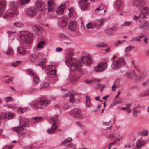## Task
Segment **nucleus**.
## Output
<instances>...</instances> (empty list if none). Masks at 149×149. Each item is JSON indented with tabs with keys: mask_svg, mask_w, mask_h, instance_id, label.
Here are the masks:
<instances>
[{
	"mask_svg": "<svg viewBox=\"0 0 149 149\" xmlns=\"http://www.w3.org/2000/svg\"><path fill=\"white\" fill-rule=\"evenodd\" d=\"M131 41H137L138 42L140 41H141L139 39V38L138 36L135 37L132 39L131 40Z\"/></svg>",
	"mask_w": 149,
	"mask_h": 149,
	"instance_id": "680f3d73",
	"label": "nucleus"
},
{
	"mask_svg": "<svg viewBox=\"0 0 149 149\" xmlns=\"http://www.w3.org/2000/svg\"><path fill=\"white\" fill-rule=\"evenodd\" d=\"M125 41V40L122 41H117L115 42L114 43V45L116 46H119V45L122 44Z\"/></svg>",
	"mask_w": 149,
	"mask_h": 149,
	"instance_id": "09e8293b",
	"label": "nucleus"
},
{
	"mask_svg": "<svg viewBox=\"0 0 149 149\" xmlns=\"http://www.w3.org/2000/svg\"><path fill=\"white\" fill-rule=\"evenodd\" d=\"M46 61V59L45 58L42 59V60L40 61L38 64L36 65V66H41L42 69H44L45 68L46 66L45 65V62Z\"/></svg>",
	"mask_w": 149,
	"mask_h": 149,
	"instance_id": "c85d7f7f",
	"label": "nucleus"
},
{
	"mask_svg": "<svg viewBox=\"0 0 149 149\" xmlns=\"http://www.w3.org/2000/svg\"><path fill=\"white\" fill-rule=\"evenodd\" d=\"M139 27L140 29L146 28L149 30V23L147 21H144L143 23H140L139 24Z\"/></svg>",
	"mask_w": 149,
	"mask_h": 149,
	"instance_id": "5701e85b",
	"label": "nucleus"
},
{
	"mask_svg": "<svg viewBox=\"0 0 149 149\" xmlns=\"http://www.w3.org/2000/svg\"><path fill=\"white\" fill-rule=\"evenodd\" d=\"M72 139L71 137H68L65 140L63 141L61 143V144H65L68 142H70L72 141Z\"/></svg>",
	"mask_w": 149,
	"mask_h": 149,
	"instance_id": "49530a36",
	"label": "nucleus"
},
{
	"mask_svg": "<svg viewBox=\"0 0 149 149\" xmlns=\"http://www.w3.org/2000/svg\"><path fill=\"white\" fill-rule=\"evenodd\" d=\"M33 119L36 121V122H39L42 121L43 119L41 117H36L32 118Z\"/></svg>",
	"mask_w": 149,
	"mask_h": 149,
	"instance_id": "de8ad7c7",
	"label": "nucleus"
},
{
	"mask_svg": "<svg viewBox=\"0 0 149 149\" xmlns=\"http://www.w3.org/2000/svg\"><path fill=\"white\" fill-rule=\"evenodd\" d=\"M70 101L71 102H73L75 101L74 98V95L73 94H70Z\"/></svg>",
	"mask_w": 149,
	"mask_h": 149,
	"instance_id": "6e6d98bb",
	"label": "nucleus"
},
{
	"mask_svg": "<svg viewBox=\"0 0 149 149\" xmlns=\"http://www.w3.org/2000/svg\"><path fill=\"white\" fill-rule=\"evenodd\" d=\"M140 95L141 97L149 96V90L146 91L142 92L140 93Z\"/></svg>",
	"mask_w": 149,
	"mask_h": 149,
	"instance_id": "ea45409f",
	"label": "nucleus"
},
{
	"mask_svg": "<svg viewBox=\"0 0 149 149\" xmlns=\"http://www.w3.org/2000/svg\"><path fill=\"white\" fill-rule=\"evenodd\" d=\"M70 148V149H76V146L75 144L72 143L69 144L68 146Z\"/></svg>",
	"mask_w": 149,
	"mask_h": 149,
	"instance_id": "603ef678",
	"label": "nucleus"
},
{
	"mask_svg": "<svg viewBox=\"0 0 149 149\" xmlns=\"http://www.w3.org/2000/svg\"><path fill=\"white\" fill-rule=\"evenodd\" d=\"M65 8V4H61L56 10V14L59 15L62 14L64 13Z\"/></svg>",
	"mask_w": 149,
	"mask_h": 149,
	"instance_id": "a211bd4d",
	"label": "nucleus"
},
{
	"mask_svg": "<svg viewBox=\"0 0 149 149\" xmlns=\"http://www.w3.org/2000/svg\"><path fill=\"white\" fill-rule=\"evenodd\" d=\"M39 26L37 25H33L32 26V28L34 32H35Z\"/></svg>",
	"mask_w": 149,
	"mask_h": 149,
	"instance_id": "4d7b16f0",
	"label": "nucleus"
},
{
	"mask_svg": "<svg viewBox=\"0 0 149 149\" xmlns=\"http://www.w3.org/2000/svg\"><path fill=\"white\" fill-rule=\"evenodd\" d=\"M86 26L88 29H92L95 27L94 22L88 23Z\"/></svg>",
	"mask_w": 149,
	"mask_h": 149,
	"instance_id": "58836bf2",
	"label": "nucleus"
},
{
	"mask_svg": "<svg viewBox=\"0 0 149 149\" xmlns=\"http://www.w3.org/2000/svg\"><path fill=\"white\" fill-rule=\"evenodd\" d=\"M119 80H116L112 87V90L113 91H115L116 90V87L118 86L119 84Z\"/></svg>",
	"mask_w": 149,
	"mask_h": 149,
	"instance_id": "72a5a7b5",
	"label": "nucleus"
},
{
	"mask_svg": "<svg viewBox=\"0 0 149 149\" xmlns=\"http://www.w3.org/2000/svg\"><path fill=\"white\" fill-rule=\"evenodd\" d=\"M41 55L40 53H34L30 56L29 60L31 62L37 61L41 58Z\"/></svg>",
	"mask_w": 149,
	"mask_h": 149,
	"instance_id": "4468645a",
	"label": "nucleus"
},
{
	"mask_svg": "<svg viewBox=\"0 0 149 149\" xmlns=\"http://www.w3.org/2000/svg\"><path fill=\"white\" fill-rule=\"evenodd\" d=\"M53 0H49L48 2L49 12H52L53 8Z\"/></svg>",
	"mask_w": 149,
	"mask_h": 149,
	"instance_id": "a878e982",
	"label": "nucleus"
},
{
	"mask_svg": "<svg viewBox=\"0 0 149 149\" xmlns=\"http://www.w3.org/2000/svg\"><path fill=\"white\" fill-rule=\"evenodd\" d=\"M78 5L79 8L82 10H86L89 8V3L88 0H79Z\"/></svg>",
	"mask_w": 149,
	"mask_h": 149,
	"instance_id": "9b49d317",
	"label": "nucleus"
},
{
	"mask_svg": "<svg viewBox=\"0 0 149 149\" xmlns=\"http://www.w3.org/2000/svg\"><path fill=\"white\" fill-rule=\"evenodd\" d=\"M68 21V18L65 16H63L61 21L59 23V26L61 27H65L67 25Z\"/></svg>",
	"mask_w": 149,
	"mask_h": 149,
	"instance_id": "4be33fe9",
	"label": "nucleus"
},
{
	"mask_svg": "<svg viewBox=\"0 0 149 149\" xmlns=\"http://www.w3.org/2000/svg\"><path fill=\"white\" fill-rule=\"evenodd\" d=\"M26 127L25 126L21 125L12 128L13 130L15 131L17 133H19L22 131L23 130V127Z\"/></svg>",
	"mask_w": 149,
	"mask_h": 149,
	"instance_id": "b1692460",
	"label": "nucleus"
},
{
	"mask_svg": "<svg viewBox=\"0 0 149 149\" xmlns=\"http://www.w3.org/2000/svg\"><path fill=\"white\" fill-rule=\"evenodd\" d=\"M35 107L38 109H44L47 106V100L45 98L42 97L35 102Z\"/></svg>",
	"mask_w": 149,
	"mask_h": 149,
	"instance_id": "423d86ee",
	"label": "nucleus"
},
{
	"mask_svg": "<svg viewBox=\"0 0 149 149\" xmlns=\"http://www.w3.org/2000/svg\"><path fill=\"white\" fill-rule=\"evenodd\" d=\"M13 25L19 28L22 27L24 26V24L22 23L19 22H14L13 24Z\"/></svg>",
	"mask_w": 149,
	"mask_h": 149,
	"instance_id": "473e14b6",
	"label": "nucleus"
},
{
	"mask_svg": "<svg viewBox=\"0 0 149 149\" xmlns=\"http://www.w3.org/2000/svg\"><path fill=\"white\" fill-rule=\"evenodd\" d=\"M76 124L80 127H82V125L79 122H76Z\"/></svg>",
	"mask_w": 149,
	"mask_h": 149,
	"instance_id": "0e129e2a",
	"label": "nucleus"
},
{
	"mask_svg": "<svg viewBox=\"0 0 149 149\" xmlns=\"http://www.w3.org/2000/svg\"><path fill=\"white\" fill-rule=\"evenodd\" d=\"M29 120L24 117L21 118L19 120V123L22 126H25V125L29 123Z\"/></svg>",
	"mask_w": 149,
	"mask_h": 149,
	"instance_id": "bb28decb",
	"label": "nucleus"
},
{
	"mask_svg": "<svg viewBox=\"0 0 149 149\" xmlns=\"http://www.w3.org/2000/svg\"><path fill=\"white\" fill-rule=\"evenodd\" d=\"M107 64L105 62H102L95 67V70L96 72H99L104 71L107 68Z\"/></svg>",
	"mask_w": 149,
	"mask_h": 149,
	"instance_id": "ddd939ff",
	"label": "nucleus"
},
{
	"mask_svg": "<svg viewBox=\"0 0 149 149\" xmlns=\"http://www.w3.org/2000/svg\"><path fill=\"white\" fill-rule=\"evenodd\" d=\"M30 0H19V2L21 5H24L28 3Z\"/></svg>",
	"mask_w": 149,
	"mask_h": 149,
	"instance_id": "79ce46f5",
	"label": "nucleus"
},
{
	"mask_svg": "<svg viewBox=\"0 0 149 149\" xmlns=\"http://www.w3.org/2000/svg\"><path fill=\"white\" fill-rule=\"evenodd\" d=\"M9 9L5 13V16L9 17H11L12 15H17L18 13L17 7L14 3H13L10 4Z\"/></svg>",
	"mask_w": 149,
	"mask_h": 149,
	"instance_id": "20e7f679",
	"label": "nucleus"
},
{
	"mask_svg": "<svg viewBox=\"0 0 149 149\" xmlns=\"http://www.w3.org/2000/svg\"><path fill=\"white\" fill-rule=\"evenodd\" d=\"M47 69L48 72L47 74L50 77L54 78L57 76L56 74V70L55 68V66L54 65H50L47 66Z\"/></svg>",
	"mask_w": 149,
	"mask_h": 149,
	"instance_id": "0eeeda50",
	"label": "nucleus"
},
{
	"mask_svg": "<svg viewBox=\"0 0 149 149\" xmlns=\"http://www.w3.org/2000/svg\"><path fill=\"white\" fill-rule=\"evenodd\" d=\"M105 22L106 19L103 18L97 19L94 22L95 27L97 29L100 28Z\"/></svg>",
	"mask_w": 149,
	"mask_h": 149,
	"instance_id": "2eb2a0df",
	"label": "nucleus"
},
{
	"mask_svg": "<svg viewBox=\"0 0 149 149\" xmlns=\"http://www.w3.org/2000/svg\"><path fill=\"white\" fill-rule=\"evenodd\" d=\"M149 85V81L148 79L146 82L143 83L142 84L143 86H145L146 85Z\"/></svg>",
	"mask_w": 149,
	"mask_h": 149,
	"instance_id": "69168bd1",
	"label": "nucleus"
},
{
	"mask_svg": "<svg viewBox=\"0 0 149 149\" xmlns=\"http://www.w3.org/2000/svg\"><path fill=\"white\" fill-rule=\"evenodd\" d=\"M50 120L53 124L51 129L47 130V132L50 134H52L55 132L57 129V127L56 123L58 121V116H54L51 118Z\"/></svg>",
	"mask_w": 149,
	"mask_h": 149,
	"instance_id": "39448f33",
	"label": "nucleus"
},
{
	"mask_svg": "<svg viewBox=\"0 0 149 149\" xmlns=\"http://www.w3.org/2000/svg\"><path fill=\"white\" fill-rule=\"evenodd\" d=\"M119 103H122V102L119 101H115L111 104L110 106L109 107V108L115 106L116 105H117Z\"/></svg>",
	"mask_w": 149,
	"mask_h": 149,
	"instance_id": "864d4df0",
	"label": "nucleus"
},
{
	"mask_svg": "<svg viewBox=\"0 0 149 149\" xmlns=\"http://www.w3.org/2000/svg\"><path fill=\"white\" fill-rule=\"evenodd\" d=\"M115 7L117 10H122L123 7V4L122 0H117L116 2Z\"/></svg>",
	"mask_w": 149,
	"mask_h": 149,
	"instance_id": "6ab92c4d",
	"label": "nucleus"
},
{
	"mask_svg": "<svg viewBox=\"0 0 149 149\" xmlns=\"http://www.w3.org/2000/svg\"><path fill=\"white\" fill-rule=\"evenodd\" d=\"M28 72L30 75L33 76L35 74L33 72V71L31 69H28Z\"/></svg>",
	"mask_w": 149,
	"mask_h": 149,
	"instance_id": "e2e57ef3",
	"label": "nucleus"
},
{
	"mask_svg": "<svg viewBox=\"0 0 149 149\" xmlns=\"http://www.w3.org/2000/svg\"><path fill=\"white\" fill-rule=\"evenodd\" d=\"M38 10L34 6L29 7L26 10V13L30 17H33L37 14Z\"/></svg>",
	"mask_w": 149,
	"mask_h": 149,
	"instance_id": "f8f14e48",
	"label": "nucleus"
},
{
	"mask_svg": "<svg viewBox=\"0 0 149 149\" xmlns=\"http://www.w3.org/2000/svg\"><path fill=\"white\" fill-rule=\"evenodd\" d=\"M43 29L42 27L39 26L37 29L34 32L37 35L40 34L43 31Z\"/></svg>",
	"mask_w": 149,
	"mask_h": 149,
	"instance_id": "e433bc0d",
	"label": "nucleus"
},
{
	"mask_svg": "<svg viewBox=\"0 0 149 149\" xmlns=\"http://www.w3.org/2000/svg\"><path fill=\"white\" fill-rule=\"evenodd\" d=\"M36 6L39 11L43 12H46V8L45 4L42 0H37Z\"/></svg>",
	"mask_w": 149,
	"mask_h": 149,
	"instance_id": "9d476101",
	"label": "nucleus"
},
{
	"mask_svg": "<svg viewBox=\"0 0 149 149\" xmlns=\"http://www.w3.org/2000/svg\"><path fill=\"white\" fill-rule=\"evenodd\" d=\"M13 118V114L9 113H5L4 114V116L1 117L4 120L11 119Z\"/></svg>",
	"mask_w": 149,
	"mask_h": 149,
	"instance_id": "393cba45",
	"label": "nucleus"
},
{
	"mask_svg": "<svg viewBox=\"0 0 149 149\" xmlns=\"http://www.w3.org/2000/svg\"><path fill=\"white\" fill-rule=\"evenodd\" d=\"M45 42L44 41H40L38 43L37 47L36 48V49H42L43 48V46L45 45Z\"/></svg>",
	"mask_w": 149,
	"mask_h": 149,
	"instance_id": "2f4dec72",
	"label": "nucleus"
},
{
	"mask_svg": "<svg viewBox=\"0 0 149 149\" xmlns=\"http://www.w3.org/2000/svg\"><path fill=\"white\" fill-rule=\"evenodd\" d=\"M13 53V50L12 48L9 47L8 48L6 52V54L7 55H10Z\"/></svg>",
	"mask_w": 149,
	"mask_h": 149,
	"instance_id": "a19ab883",
	"label": "nucleus"
},
{
	"mask_svg": "<svg viewBox=\"0 0 149 149\" xmlns=\"http://www.w3.org/2000/svg\"><path fill=\"white\" fill-rule=\"evenodd\" d=\"M20 37L22 41L26 43L30 44L33 40L32 33L27 31H21Z\"/></svg>",
	"mask_w": 149,
	"mask_h": 149,
	"instance_id": "f03ea898",
	"label": "nucleus"
},
{
	"mask_svg": "<svg viewBox=\"0 0 149 149\" xmlns=\"http://www.w3.org/2000/svg\"><path fill=\"white\" fill-rule=\"evenodd\" d=\"M140 111L139 110H137L135 108H134L133 109V115L135 117H136L138 113H140Z\"/></svg>",
	"mask_w": 149,
	"mask_h": 149,
	"instance_id": "a18cd8bd",
	"label": "nucleus"
},
{
	"mask_svg": "<svg viewBox=\"0 0 149 149\" xmlns=\"http://www.w3.org/2000/svg\"><path fill=\"white\" fill-rule=\"evenodd\" d=\"M125 63L124 59L122 58H119L118 60L113 61L112 64V68L113 69H117Z\"/></svg>",
	"mask_w": 149,
	"mask_h": 149,
	"instance_id": "6e6552de",
	"label": "nucleus"
},
{
	"mask_svg": "<svg viewBox=\"0 0 149 149\" xmlns=\"http://www.w3.org/2000/svg\"><path fill=\"white\" fill-rule=\"evenodd\" d=\"M70 114L72 117L78 119H81L83 117L81 111L78 109L72 110L70 112Z\"/></svg>",
	"mask_w": 149,
	"mask_h": 149,
	"instance_id": "1a4fd4ad",
	"label": "nucleus"
},
{
	"mask_svg": "<svg viewBox=\"0 0 149 149\" xmlns=\"http://www.w3.org/2000/svg\"><path fill=\"white\" fill-rule=\"evenodd\" d=\"M125 76L127 78H130L132 77V72H128L127 73L125 74Z\"/></svg>",
	"mask_w": 149,
	"mask_h": 149,
	"instance_id": "052dcab7",
	"label": "nucleus"
},
{
	"mask_svg": "<svg viewBox=\"0 0 149 149\" xmlns=\"http://www.w3.org/2000/svg\"><path fill=\"white\" fill-rule=\"evenodd\" d=\"M132 103L127 104H126V107L127 109H129L132 105Z\"/></svg>",
	"mask_w": 149,
	"mask_h": 149,
	"instance_id": "774afa93",
	"label": "nucleus"
},
{
	"mask_svg": "<svg viewBox=\"0 0 149 149\" xmlns=\"http://www.w3.org/2000/svg\"><path fill=\"white\" fill-rule=\"evenodd\" d=\"M74 53L70 51L67 53L65 56V63L72 71L81 70V65L80 61L72 58Z\"/></svg>",
	"mask_w": 149,
	"mask_h": 149,
	"instance_id": "f257e3e1",
	"label": "nucleus"
},
{
	"mask_svg": "<svg viewBox=\"0 0 149 149\" xmlns=\"http://www.w3.org/2000/svg\"><path fill=\"white\" fill-rule=\"evenodd\" d=\"M118 28L116 27L107 29L105 31V33L108 36H111L117 30Z\"/></svg>",
	"mask_w": 149,
	"mask_h": 149,
	"instance_id": "f3484780",
	"label": "nucleus"
},
{
	"mask_svg": "<svg viewBox=\"0 0 149 149\" xmlns=\"http://www.w3.org/2000/svg\"><path fill=\"white\" fill-rule=\"evenodd\" d=\"M91 100L89 96L86 97V105L87 107H89L90 106Z\"/></svg>",
	"mask_w": 149,
	"mask_h": 149,
	"instance_id": "c9c22d12",
	"label": "nucleus"
},
{
	"mask_svg": "<svg viewBox=\"0 0 149 149\" xmlns=\"http://www.w3.org/2000/svg\"><path fill=\"white\" fill-rule=\"evenodd\" d=\"M17 52L22 55H24L25 54V52L23 47H19L17 49Z\"/></svg>",
	"mask_w": 149,
	"mask_h": 149,
	"instance_id": "f704fd0d",
	"label": "nucleus"
},
{
	"mask_svg": "<svg viewBox=\"0 0 149 149\" xmlns=\"http://www.w3.org/2000/svg\"><path fill=\"white\" fill-rule=\"evenodd\" d=\"M33 81L36 84H38L39 81V78L37 76H34L33 78Z\"/></svg>",
	"mask_w": 149,
	"mask_h": 149,
	"instance_id": "3c124183",
	"label": "nucleus"
},
{
	"mask_svg": "<svg viewBox=\"0 0 149 149\" xmlns=\"http://www.w3.org/2000/svg\"><path fill=\"white\" fill-rule=\"evenodd\" d=\"M98 86L99 88H101V91H102L104 88L105 87L104 85H102L101 84H99L98 85Z\"/></svg>",
	"mask_w": 149,
	"mask_h": 149,
	"instance_id": "338daca9",
	"label": "nucleus"
},
{
	"mask_svg": "<svg viewBox=\"0 0 149 149\" xmlns=\"http://www.w3.org/2000/svg\"><path fill=\"white\" fill-rule=\"evenodd\" d=\"M123 138L122 137H120L119 139H118L117 140H115L114 142L110 143L109 145H108L107 148H108V149H110L111 148V145L112 144H114L116 143L117 141H119L120 140L122 139Z\"/></svg>",
	"mask_w": 149,
	"mask_h": 149,
	"instance_id": "c03bdc74",
	"label": "nucleus"
},
{
	"mask_svg": "<svg viewBox=\"0 0 149 149\" xmlns=\"http://www.w3.org/2000/svg\"><path fill=\"white\" fill-rule=\"evenodd\" d=\"M59 38L61 40H70V38L68 36L64 33H61L59 34Z\"/></svg>",
	"mask_w": 149,
	"mask_h": 149,
	"instance_id": "cd10ccee",
	"label": "nucleus"
},
{
	"mask_svg": "<svg viewBox=\"0 0 149 149\" xmlns=\"http://www.w3.org/2000/svg\"><path fill=\"white\" fill-rule=\"evenodd\" d=\"M5 0H0V15L3 14L6 6Z\"/></svg>",
	"mask_w": 149,
	"mask_h": 149,
	"instance_id": "412c9836",
	"label": "nucleus"
},
{
	"mask_svg": "<svg viewBox=\"0 0 149 149\" xmlns=\"http://www.w3.org/2000/svg\"><path fill=\"white\" fill-rule=\"evenodd\" d=\"M145 142L141 139H138L136 142V146L137 148H140L143 146L145 144Z\"/></svg>",
	"mask_w": 149,
	"mask_h": 149,
	"instance_id": "c756f323",
	"label": "nucleus"
},
{
	"mask_svg": "<svg viewBox=\"0 0 149 149\" xmlns=\"http://www.w3.org/2000/svg\"><path fill=\"white\" fill-rule=\"evenodd\" d=\"M13 146L11 145H5L4 146L3 149H11Z\"/></svg>",
	"mask_w": 149,
	"mask_h": 149,
	"instance_id": "13d9d810",
	"label": "nucleus"
},
{
	"mask_svg": "<svg viewBox=\"0 0 149 149\" xmlns=\"http://www.w3.org/2000/svg\"><path fill=\"white\" fill-rule=\"evenodd\" d=\"M140 13L139 16L134 15L133 17V19L135 21H137L138 19L140 18L142 19H148V16L149 14V10L146 8H142L140 10Z\"/></svg>",
	"mask_w": 149,
	"mask_h": 149,
	"instance_id": "7ed1b4c3",
	"label": "nucleus"
},
{
	"mask_svg": "<svg viewBox=\"0 0 149 149\" xmlns=\"http://www.w3.org/2000/svg\"><path fill=\"white\" fill-rule=\"evenodd\" d=\"M69 11L68 16L69 17H72L74 15V10L72 8H70L68 9Z\"/></svg>",
	"mask_w": 149,
	"mask_h": 149,
	"instance_id": "37998d69",
	"label": "nucleus"
},
{
	"mask_svg": "<svg viewBox=\"0 0 149 149\" xmlns=\"http://www.w3.org/2000/svg\"><path fill=\"white\" fill-rule=\"evenodd\" d=\"M77 28V23L74 21H71L69 22L68 29L72 31H74Z\"/></svg>",
	"mask_w": 149,
	"mask_h": 149,
	"instance_id": "aec40b11",
	"label": "nucleus"
},
{
	"mask_svg": "<svg viewBox=\"0 0 149 149\" xmlns=\"http://www.w3.org/2000/svg\"><path fill=\"white\" fill-rule=\"evenodd\" d=\"M81 61L82 63L86 65H90L92 62L91 58L88 55L83 56L81 59Z\"/></svg>",
	"mask_w": 149,
	"mask_h": 149,
	"instance_id": "dca6fc26",
	"label": "nucleus"
},
{
	"mask_svg": "<svg viewBox=\"0 0 149 149\" xmlns=\"http://www.w3.org/2000/svg\"><path fill=\"white\" fill-rule=\"evenodd\" d=\"M106 136L108 138L111 139L115 138V135L113 133L110 134H106Z\"/></svg>",
	"mask_w": 149,
	"mask_h": 149,
	"instance_id": "8fccbe9b",
	"label": "nucleus"
},
{
	"mask_svg": "<svg viewBox=\"0 0 149 149\" xmlns=\"http://www.w3.org/2000/svg\"><path fill=\"white\" fill-rule=\"evenodd\" d=\"M111 123V121L107 122L104 121L103 122V125L104 126H108L110 125Z\"/></svg>",
	"mask_w": 149,
	"mask_h": 149,
	"instance_id": "bf43d9fd",
	"label": "nucleus"
},
{
	"mask_svg": "<svg viewBox=\"0 0 149 149\" xmlns=\"http://www.w3.org/2000/svg\"><path fill=\"white\" fill-rule=\"evenodd\" d=\"M134 48V47L133 46H129L125 48V52H128L130 51L133 48Z\"/></svg>",
	"mask_w": 149,
	"mask_h": 149,
	"instance_id": "5fc2aeb1",
	"label": "nucleus"
},
{
	"mask_svg": "<svg viewBox=\"0 0 149 149\" xmlns=\"http://www.w3.org/2000/svg\"><path fill=\"white\" fill-rule=\"evenodd\" d=\"M132 22L131 21H125L122 25L123 26H130L132 24Z\"/></svg>",
	"mask_w": 149,
	"mask_h": 149,
	"instance_id": "4c0bfd02",
	"label": "nucleus"
},
{
	"mask_svg": "<svg viewBox=\"0 0 149 149\" xmlns=\"http://www.w3.org/2000/svg\"><path fill=\"white\" fill-rule=\"evenodd\" d=\"M95 46L97 48H105L108 46V45L103 42H99L95 45Z\"/></svg>",
	"mask_w": 149,
	"mask_h": 149,
	"instance_id": "7c9ffc66",
	"label": "nucleus"
}]
</instances>
